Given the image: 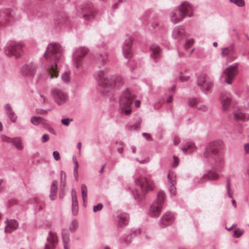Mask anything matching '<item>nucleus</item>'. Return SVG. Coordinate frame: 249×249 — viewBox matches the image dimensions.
I'll use <instances>...</instances> for the list:
<instances>
[{
  "label": "nucleus",
  "instance_id": "f257e3e1",
  "mask_svg": "<svg viewBox=\"0 0 249 249\" xmlns=\"http://www.w3.org/2000/svg\"><path fill=\"white\" fill-rule=\"evenodd\" d=\"M44 56L49 63L46 70L48 76L50 78L57 77L62 56V48L60 45L58 43L49 44Z\"/></svg>",
  "mask_w": 249,
  "mask_h": 249
},
{
  "label": "nucleus",
  "instance_id": "f03ea898",
  "mask_svg": "<svg viewBox=\"0 0 249 249\" xmlns=\"http://www.w3.org/2000/svg\"><path fill=\"white\" fill-rule=\"evenodd\" d=\"M107 70H99L94 73V76L102 88L101 92L105 96L110 95L114 89L120 86V79L114 76H107Z\"/></svg>",
  "mask_w": 249,
  "mask_h": 249
},
{
  "label": "nucleus",
  "instance_id": "7ed1b4c3",
  "mask_svg": "<svg viewBox=\"0 0 249 249\" xmlns=\"http://www.w3.org/2000/svg\"><path fill=\"white\" fill-rule=\"evenodd\" d=\"M220 148L218 142H211L206 146L203 152L205 158L211 159L210 163L214 169L221 166L224 162L223 156L219 152Z\"/></svg>",
  "mask_w": 249,
  "mask_h": 249
},
{
  "label": "nucleus",
  "instance_id": "20e7f679",
  "mask_svg": "<svg viewBox=\"0 0 249 249\" xmlns=\"http://www.w3.org/2000/svg\"><path fill=\"white\" fill-rule=\"evenodd\" d=\"M136 95L127 89L124 91L120 96L119 111L125 115H129L132 112L131 106L136 99Z\"/></svg>",
  "mask_w": 249,
  "mask_h": 249
},
{
  "label": "nucleus",
  "instance_id": "39448f33",
  "mask_svg": "<svg viewBox=\"0 0 249 249\" xmlns=\"http://www.w3.org/2000/svg\"><path fill=\"white\" fill-rule=\"evenodd\" d=\"M23 44L21 42L10 40L4 48V53L7 56L18 59L23 55Z\"/></svg>",
  "mask_w": 249,
  "mask_h": 249
},
{
  "label": "nucleus",
  "instance_id": "423d86ee",
  "mask_svg": "<svg viewBox=\"0 0 249 249\" xmlns=\"http://www.w3.org/2000/svg\"><path fill=\"white\" fill-rule=\"evenodd\" d=\"M165 198V193L160 191L158 193L157 199L151 205L149 214L152 217H158L161 211Z\"/></svg>",
  "mask_w": 249,
  "mask_h": 249
},
{
  "label": "nucleus",
  "instance_id": "0eeeda50",
  "mask_svg": "<svg viewBox=\"0 0 249 249\" xmlns=\"http://www.w3.org/2000/svg\"><path fill=\"white\" fill-rule=\"evenodd\" d=\"M136 185L141 187V190L143 194L147 191L152 190L155 188V184L151 179L150 176L145 177H139L135 179Z\"/></svg>",
  "mask_w": 249,
  "mask_h": 249
},
{
  "label": "nucleus",
  "instance_id": "6e6552de",
  "mask_svg": "<svg viewBox=\"0 0 249 249\" xmlns=\"http://www.w3.org/2000/svg\"><path fill=\"white\" fill-rule=\"evenodd\" d=\"M50 92L54 101L59 106L65 104L69 99L68 93L62 89L54 88L51 89Z\"/></svg>",
  "mask_w": 249,
  "mask_h": 249
},
{
  "label": "nucleus",
  "instance_id": "1a4fd4ad",
  "mask_svg": "<svg viewBox=\"0 0 249 249\" xmlns=\"http://www.w3.org/2000/svg\"><path fill=\"white\" fill-rule=\"evenodd\" d=\"M89 49L85 47H80L75 50L73 53V65L78 70H81L84 57L88 53Z\"/></svg>",
  "mask_w": 249,
  "mask_h": 249
},
{
  "label": "nucleus",
  "instance_id": "9d476101",
  "mask_svg": "<svg viewBox=\"0 0 249 249\" xmlns=\"http://www.w3.org/2000/svg\"><path fill=\"white\" fill-rule=\"evenodd\" d=\"M197 84L205 93H207L213 85V82L204 74L197 77Z\"/></svg>",
  "mask_w": 249,
  "mask_h": 249
},
{
  "label": "nucleus",
  "instance_id": "9b49d317",
  "mask_svg": "<svg viewBox=\"0 0 249 249\" xmlns=\"http://www.w3.org/2000/svg\"><path fill=\"white\" fill-rule=\"evenodd\" d=\"M194 7L189 2L184 1L178 7V14L182 18L186 17L191 18L194 16Z\"/></svg>",
  "mask_w": 249,
  "mask_h": 249
},
{
  "label": "nucleus",
  "instance_id": "f8f14e48",
  "mask_svg": "<svg viewBox=\"0 0 249 249\" xmlns=\"http://www.w3.org/2000/svg\"><path fill=\"white\" fill-rule=\"evenodd\" d=\"M37 66L33 62L24 64L20 70L22 75L24 77H32L36 71Z\"/></svg>",
  "mask_w": 249,
  "mask_h": 249
},
{
  "label": "nucleus",
  "instance_id": "ddd939ff",
  "mask_svg": "<svg viewBox=\"0 0 249 249\" xmlns=\"http://www.w3.org/2000/svg\"><path fill=\"white\" fill-rule=\"evenodd\" d=\"M133 39L130 36H128L125 39L123 46V53L126 58H129L132 55V44Z\"/></svg>",
  "mask_w": 249,
  "mask_h": 249
},
{
  "label": "nucleus",
  "instance_id": "4468645a",
  "mask_svg": "<svg viewBox=\"0 0 249 249\" xmlns=\"http://www.w3.org/2000/svg\"><path fill=\"white\" fill-rule=\"evenodd\" d=\"M238 63H235L231 65L223 71V74L226 75L228 79H225V81L228 84L231 83L230 79L232 78L237 73Z\"/></svg>",
  "mask_w": 249,
  "mask_h": 249
},
{
  "label": "nucleus",
  "instance_id": "2eb2a0df",
  "mask_svg": "<svg viewBox=\"0 0 249 249\" xmlns=\"http://www.w3.org/2000/svg\"><path fill=\"white\" fill-rule=\"evenodd\" d=\"M174 219L175 215L174 213L167 212L160 218L159 225L161 228L165 227L171 225L174 222Z\"/></svg>",
  "mask_w": 249,
  "mask_h": 249
},
{
  "label": "nucleus",
  "instance_id": "dca6fc26",
  "mask_svg": "<svg viewBox=\"0 0 249 249\" xmlns=\"http://www.w3.org/2000/svg\"><path fill=\"white\" fill-rule=\"evenodd\" d=\"M221 54L223 56H227V59L230 61L237 58V54L235 53L234 47L233 45L223 48L222 49Z\"/></svg>",
  "mask_w": 249,
  "mask_h": 249
},
{
  "label": "nucleus",
  "instance_id": "f3484780",
  "mask_svg": "<svg viewBox=\"0 0 249 249\" xmlns=\"http://www.w3.org/2000/svg\"><path fill=\"white\" fill-rule=\"evenodd\" d=\"M48 243L45 245L44 249H53L57 244L58 238L55 233L50 231L47 237Z\"/></svg>",
  "mask_w": 249,
  "mask_h": 249
},
{
  "label": "nucleus",
  "instance_id": "a211bd4d",
  "mask_svg": "<svg viewBox=\"0 0 249 249\" xmlns=\"http://www.w3.org/2000/svg\"><path fill=\"white\" fill-rule=\"evenodd\" d=\"M232 97L231 94L225 92L222 93L220 96V102L223 110H227L231 103Z\"/></svg>",
  "mask_w": 249,
  "mask_h": 249
},
{
  "label": "nucleus",
  "instance_id": "6ab92c4d",
  "mask_svg": "<svg viewBox=\"0 0 249 249\" xmlns=\"http://www.w3.org/2000/svg\"><path fill=\"white\" fill-rule=\"evenodd\" d=\"M185 36L186 32L183 27L178 26L174 28L172 32V37L176 41L182 39Z\"/></svg>",
  "mask_w": 249,
  "mask_h": 249
},
{
  "label": "nucleus",
  "instance_id": "aec40b11",
  "mask_svg": "<svg viewBox=\"0 0 249 249\" xmlns=\"http://www.w3.org/2000/svg\"><path fill=\"white\" fill-rule=\"evenodd\" d=\"M83 12V17L85 20H89L94 17L95 12L92 8V6L90 4H88L86 6H84L82 7Z\"/></svg>",
  "mask_w": 249,
  "mask_h": 249
},
{
  "label": "nucleus",
  "instance_id": "412c9836",
  "mask_svg": "<svg viewBox=\"0 0 249 249\" xmlns=\"http://www.w3.org/2000/svg\"><path fill=\"white\" fill-rule=\"evenodd\" d=\"M4 110L8 118L12 123H15L18 116L15 114L12 107L9 104H6L4 106Z\"/></svg>",
  "mask_w": 249,
  "mask_h": 249
},
{
  "label": "nucleus",
  "instance_id": "4be33fe9",
  "mask_svg": "<svg viewBox=\"0 0 249 249\" xmlns=\"http://www.w3.org/2000/svg\"><path fill=\"white\" fill-rule=\"evenodd\" d=\"M234 119L235 121H246L249 120V113H244L240 109L234 111Z\"/></svg>",
  "mask_w": 249,
  "mask_h": 249
},
{
  "label": "nucleus",
  "instance_id": "5701e85b",
  "mask_svg": "<svg viewBox=\"0 0 249 249\" xmlns=\"http://www.w3.org/2000/svg\"><path fill=\"white\" fill-rule=\"evenodd\" d=\"M72 199V212L73 215H76L78 211V203L76 191L72 189L71 191Z\"/></svg>",
  "mask_w": 249,
  "mask_h": 249
},
{
  "label": "nucleus",
  "instance_id": "b1692460",
  "mask_svg": "<svg viewBox=\"0 0 249 249\" xmlns=\"http://www.w3.org/2000/svg\"><path fill=\"white\" fill-rule=\"evenodd\" d=\"M150 50L152 52L151 58L155 61H157L161 55V50L160 47L156 44H152L150 46Z\"/></svg>",
  "mask_w": 249,
  "mask_h": 249
},
{
  "label": "nucleus",
  "instance_id": "393cba45",
  "mask_svg": "<svg viewBox=\"0 0 249 249\" xmlns=\"http://www.w3.org/2000/svg\"><path fill=\"white\" fill-rule=\"evenodd\" d=\"M118 223L120 227L126 225L128 223L129 216L126 213H122L117 216Z\"/></svg>",
  "mask_w": 249,
  "mask_h": 249
},
{
  "label": "nucleus",
  "instance_id": "a878e982",
  "mask_svg": "<svg viewBox=\"0 0 249 249\" xmlns=\"http://www.w3.org/2000/svg\"><path fill=\"white\" fill-rule=\"evenodd\" d=\"M18 223L15 220H10L5 228V232L10 233L12 230H16L18 227Z\"/></svg>",
  "mask_w": 249,
  "mask_h": 249
},
{
  "label": "nucleus",
  "instance_id": "bb28decb",
  "mask_svg": "<svg viewBox=\"0 0 249 249\" xmlns=\"http://www.w3.org/2000/svg\"><path fill=\"white\" fill-rule=\"evenodd\" d=\"M64 246L68 245L70 242V235L67 229H63L61 232Z\"/></svg>",
  "mask_w": 249,
  "mask_h": 249
},
{
  "label": "nucleus",
  "instance_id": "cd10ccee",
  "mask_svg": "<svg viewBox=\"0 0 249 249\" xmlns=\"http://www.w3.org/2000/svg\"><path fill=\"white\" fill-rule=\"evenodd\" d=\"M205 174L206 175V178L208 180H216L219 177L218 174L213 170H210L207 172V173Z\"/></svg>",
  "mask_w": 249,
  "mask_h": 249
},
{
  "label": "nucleus",
  "instance_id": "c85d7f7f",
  "mask_svg": "<svg viewBox=\"0 0 249 249\" xmlns=\"http://www.w3.org/2000/svg\"><path fill=\"white\" fill-rule=\"evenodd\" d=\"M12 142L14 144V145L18 150H21L23 149V146L22 145L20 138L17 137L12 139Z\"/></svg>",
  "mask_w": 249,
  "mask_h": 249
},
{
  "label": "nucleus",
  "instance_id": "c756f323",
  "mask_svg": "<svg viewBox=\"0 0 249 249\" xmlns=\"http://www.w3.org/2000/svg\"><path fill=\"white\" fill-rule=\"evenodd\" d=\"M78 222L76 219H73L71 220L69 225V230L71 232H74L78 228Z\"/></svg>",
  "mask_w": 249,
  "mask_h": 249
},
{
  "label": "nucleus",
  "instance_id": "7c9ffc66",
  "mask_svg": "<svg viewBox=\"0 0 249 249\" xmlns=\"http://www.w3.org/2000/svg\"><path fill=\"white\" fill-rule=\"evenodd\" d=\"M10 10H6L0 14V18H2L0 20V23H3L4 21L7 20L10 18Z\"/></svg>",
  "mask_w": 249,
  "mask_h": 249
},
{
  "label": "nucleus",
  "instance_id": "2f4dec72",
  "mask_svg": "<svg viewBox=\"0 0 249 249\" xmlns=\"http://www.w3.org/2000/svg\"><path fill=\"white\" fill-rule=\"evenodd\" d=\"M168 183L170 185L175 184L176 183V174L170 172L167 176Z\"/></svg>",
  "mask_w": 249,
  "mask_h": 249
},
{
  "label": "nucleus",
  "instance_id": "473e14b6",
  "mask_svg": "<svg viewBox=\"0 0 249 249\" xmlns=\"http://www.w3.org/2000/svg\"><path fill=\"white\" fill-rule=\"evenodd\" d=\"M194 147L195 146L194 143L192 142H187L183 145L182 147V150L184 152H187L190 149H191V151H193Z\"/></svg>",
  "mask_w": 249,
  "mask_h": 249
},
{
  "label": "nucleus",
  "instance_id": "72a5a7b5",
  "mask_svg": "<svg viewBox=\"0 0 249 249\" xmlns=\"http://www.w3.org/2000/svg\"><path fill=\"white\" fill-rule=\"evenodd\" d=\"M170 19L171 21L174 23V24H177L180 22V20L179 18L177 17V11H172L170 13Z\"/></svg>",
  "mask_w": 249,
  "mask_h": 249
},
{
  "label": "nucleus",
  "instance_id": "f704fd0d",
  "mask_svg": "<svg viewBox=\"0 0 249 249\" xmlns=\"http://www.w3.org/2000/svg\"><path fill=\"white\" fill-rule=\"evenodd\" d=\"M43 119L39 116H33L31 118V122L32 124L37 125L41 124Z\"/></svg>",
  "mask_w": 249,
  "mask_h": 249
},
{
  "label": "nucleus",
  "instance_id": "c9c22d12",
  "mask_svg": "<svg viewBox=\"0 0 249 249\" xmlns=\"http://www.w3.org/2000/svg\"><path fill=\"white\" fill-rule=\"evenodd\" d=\"M81 192L83 200L85 202L87 198L88 189L87 186L84 184L81 185Z\"/></svg>",
  "mask_w": 249,
  "mask_h": 249
},
{
  "label": "nucleus",
  "instance_id": "e433bc0d",
  "mask_svg": "<svg viewBox=\"0 0 249 249\" xmlns=\"http://www.w3.org/2000/svg\"><path fill=\"white\" fill-rule=\"evenodd\" d=\"M208 180L206 178V175L204 174L201 178H195L194 179V182L195 183L198 184H202Z\"/></svg>",
  "mask_w": 249,
  "mask_h": 249
},
{
  "label": "nucleus",
  "instance_id": "4c0bfd02",
  "mask_svg": "<svg viewBox=\"0 0 249 249\" xmlns=\"http://www.w3.org/2000/svg\"><path fill=\"white\" fill-rule=\"evenodd\" d=\"M198 103V100L196 98H190L188 99V104L191 107H195Z\"/></svg>",
  "mask_w": 249,
  "mask_h": 249
},
{
  "label": "nucleus",
  "instance_id": "58836bf2",
  "mask_svg": "<svg viewBox=\"0 0 249 249\" xmlns=\"http://www.w3.org/2000/svg\"><path fill=\"white\" fill-rule=\"evenodd\" d=\"M57 184L58 182L57 180H53L51 184L50 192H52L53 193H56L57 192Z\"/></svg>",
  "mask_w": 249,
  "mask_h": 249
},
{
  "label": "nucleus",
  "instance_id": "ea45409f",
  "mask_svg": "<svg viewBox=\"0 0 249 249\" xmlns=\"http://www.w3.org/2000/svg\"><path fill=\"white\" fill-rule=\"evenodd\" d=\"M70 74V71H66L62 74L61 76V78L64 82L67 83L69 81Z\"/></svg>",
  "mask_w": 249,
  "mask_h": 249
},
{
  "label": "nucleus",
  "instance_id": "a19ab883",
  "mask_svg": "<svg viewBox=\"0 0 249 249\" xmlns=\"http://www.w3.org/2000/svg\"><path fill=\"white\" fill-rule=\"evenodd\" d=\"M231 2H233L239 7H243L245 5L244 0H230Z\"/></svg>",
  "mask_w": 249,
  "mask_h": 249
},
{
  "label": "nucleus",
  "instance_id": "79ce46f5",
  "mask_svg": "<svg viewBox=\"0 0 249 249\" xmlns=\"http://www.w3.org/2000/svg\"><path fill=\"white\" fill-rule=\"evenodd\" d=\"M226 180H227V181L226 188H227V190L228 195L229 197L232 198V196L231 194L230 193V190H231V187H230V181H231V180H230V178H227Z\"/></svg>",
  "mask_w": 249,
  "mask_h": 249
},
{
  "label": "nucleus",
  "instance_id": "37998d69",
  "mask_svg": "<svg viewBox=\"0 0 249 249\" xmlns=\"http://www.w3.org/2000/svg\"><path fill=\"white\" fill-rule=\"evenodd\" d=\"M141 121L138 120L135 122V123L132 126L131 130H138L141 128Z\"/></svg>",
  "mask_w": 249,
  "mask_h": 249
},
{
  "label": "nucleus",
  "instance_id": "c03bdc74",
  "mask_svg": "<svg viewBox=\"0 0 249 249\" xmlns=\"http://www.w3.org/2000/svg\"><path fill=\"white\" fill-rule=\"evenodd\" d=\"M244 232V231L243 230L237 229L234 231L233 234L236 237L238 238L243 234Z\"/></svg>",
  "mask_w": 249,
  "mask_h": 249
},
{
  "label": "nucleus",
  "instance_id": "a18cd8bd",
  "mask_svg": "<svg viewBox=\"0 0 249 249\" xmlns=\"http://www.w3.org/2000/svg\"><path fill=\"white\" fill-rule=\"evenodd\" d=\"M66 175L63 171L60 172V182L61 184L64 185L66 182Z\"/></svg>",
  "mask_w": 249,
  "mask_h": 249
},
{
  "label": "nucleus",
  "instance_id": "49530a36",
  "mask_svg": "<svg viewBox=\"0 0 249 249\" xmlns=\"http://www.w3.org/2000/svg\"><path fill=\"white\" fill-rule=\"evenodd\" d=\"M189 76L188 75H184V73L181 72L180 73L179 79L182 82H185L189 80Z\"/></svg>",
  "mask_w": 249,
  "mask_h": 249
},
{
  "label": "nucleus",
  "instance_id": "de8ad7c7",
  "mask_svg": "<svg viewBox=\"0 0 249 249\" xmlns=\"http://www.w3.org/2000/svg\"><path fill=\"white\" fill-rule=\"evenodd\" d=\"M169 190L172 196H175L176 195V188L175 184L170 185Z\"/></svg>",
  "mask_w": 249,
  "mask_h": 249
},
{
  "label": "nucleus",
  "instance_id": "09e8293b",
  "mask_svg": "<svg viewBox=\"0 0 249 249\" xmlns=\"http://www.w3.org/2000/svg\"><path fill=\"white\" fill-rule=\"evenodd\" d=\"M72 119L69 118H64L61 120V122L65 126H67L70 124V122L72 121Z\"/></svg>",
  "mask_w": 249,
  "mask_h": 249
},
{
  "label": "nucleus",
  "instance_id": "8fccbe9b",
  "mask_svg": "<svg viewBox=\"0 0 249 249\" xmlns=\"http://www.w3.org/2000/svg\"><path fill=\"white\" fill-rule=\"evenodd\" d=\"M103 208V205L102 203H98L97 205L93 206V211L94 212H96L100 211Z\"/></svg>",
  "mask_w": 249,
  "mask_h": 249
},
{
  "label": "nucleus",
  "instance_id": "3c124183",
  "mask_svg": "<svg viewBox=\"0 0 249 249\" xmlns=\"http://www.w3.org/2000/svg\"><path fill=\"white\" fill-rule=\"evenodd\" d=\"M173 160L174 162L172 166L174 168H176L178 166L179 164V160L176 156L174 155L173 156Z\"/></svg>",
  "mask_w": 249,
  "mask_h": 249
},
{
  "label": "nucleus",
  "instance_id": "603ef678",
  "mask_svg": "<svg viewBox=\"0 0 249 249\" xmlns=\"http://www.w3.org/2000/svg\"><path fill=\"white\" fill-rule=\"evenodd\" d=\"M1 141L3 142H12V139L5 136V135H2L1 136Z\"/></svg>",
  "mask_w": 249,
  "mask_h": 249
},
{
  "label": "nucleus",
  "instance_id": "864d4df0",
  "mask_svg": "<svg viewBox=\"0 0 249 249\" xmlns=\"http://www.w3.org/2000/svg\"><path fill=\"white\" fill-rule=\"evenodd\" d=\"M53 155L54 159L55 160H58L60 159V155L57 151H54L53 152Z\"/></svg>",
  "mask_w": 249,
  "mask_h": 249
},
{
  "label": "nucleus",
  "instance_id": "5fc2aeb1",
  "mask_svg": "<svg viewBox=\"0 0 249 249\" xmlns=\"http://www.w3.org/2000/svg\"><path fill=\"white\" fill-rule=\"evenodd\" d=\"M142 135L144 136L148 141H151L153 140L151 135L149 133L143 132L142 133Z\"/></svg>",
  "mask_w": 249,
  "mask_h": 249
},
{
  "label": "nucleus",
  "instance_id": "6e6d98bb",
  "mask_svg": "<svg viewBox=\"0 0 249 249\" xmlns=\"http://www.w3.org/2000/svg\"><path fill=\"white\" fill-rule=\"evenodd\" d=\"M50 139V137L48 134H44L42 137V142L43 143H45L48 142Z\"/></svg>",
  "mask_w": 249,
  "mask_h": 249
},
{
  "label": "nucleus",
  "instance_id": "4d7b16f0",
  "mask_svg": "<svg viewBox=\"0 0 249 249\" xmlns=\"http://www.w3.org/2000/svg\"><path fill=\"white\" fill-rule=\"evenodd\" d=\"M245 154H249V143H245L244 145Z\"/></svg>",
  "mask_w": 249,
  "mask_h": 249
},
{
  "label": "nucleus",
  "instance_id": "13d9d810",
  "mask_svg": "<svg viewBox=\"0 0 249 249\" xmlns=\"http://www.w3.org/2000/svg\"><path fill=\"white\" fill-rule=\"evenodd\" d=\"M56 193H53L52 192H50V198L52 200H55L56 196Z\"/></svg>",
  "mask_w": 249,
  "mask_h": 249
},
{
  "label": "nucleus",
  "instance_id": "bf43d9fd",
  "mask_svg": "<svg viewBox=\"0 0 249 249\" xmlns=\"http://www.w3.org/2000/svg\"><path fill=\"white\" fill-rule=\"evenodd\" d=\"M198 109L201 110L203 111H205L207 109V107L206 106L202 105L198 107Z\"/></svg>",
  "mask_w": 249,
  "mask_h": 249
},
{
  "label": "nucleus",
  "instance_id": "052dcab7",
  "mask_svg": "<svg viewBox=\"0 0 249 249\" xmlns=\"http://www.w3.org/2000/svg\"><path fill=\"white\" fill-rule=\"evenodd\" d=\"M73 161H74V166L73 170H78V162L76 160H73Z\"/></svg>",
  "mask_w": 249,
  "mask_h": 249
},
{
  "label": "nucleus",
  "instance_id": "680f3d73",
  "mask_svg": "<svg viewBox=\"0 0 249 249\" xmlns=\"http://www.w3.org/2000/svg\"><path fill=\"white\" fill-rule=\"evenodd\" d=\"M179 143V140L178 138L177 137H175L174 138V145H178Z\"/></svg>",
  "mask_w": 249,
  "mask_h": 249
},
{
  "label": "nucleus",
  "instance_id": "e2e57ef3",
  "mask_svg": "<svg viewBox=\"0 0 249 249\" xmlns=\"http://www.w3.org/2000/svg\"><path fill=\"white\" fill-rule=\"evenodd\" d=\"M51 109H46V110L41 109L40 110H39L38 111V112L40 113H42V114H46V113H47L48 111H51Z\"/></svg>",
  "mask_w": 249,
  "mask_h": 249
},
{
  "label": "nucleus",
  "instance_id": "0e129e2a",
  "mask_svg": "<svg viewBox=\"0 0 249 249\" xmlns=\"http://www.w3.org/2000/svg\"><path fill=\"white\" fill-rule=\"evenodd\" d=\"M132 194L136 199L139 198L140 195L137 192H136L135 193L134 192H133Z\"/></svg>",
  "mask_w": 249,
  "mask_h": 249
},
{
  "label": "nucleus",
  "instance_id": "69168bd1",
  "mask_svg": "<svg viewBox=\"0 0 249 249\" xmlns=\"http://www.w3.org/2000/svg\"><path fill=\"white\" fill-rule=\"evenodd\" d=\"M140 105H141V102L139 100H137L135 101V106L136 107H140Z\"/></svg>",
  "mask_w": 249,
  "mask_h": 249
},
{
  "label": "nucleus",
  "instance_id": "338daca9",
  "mask_svg": "<svg viewBox=\"0 0 249 249\" xmlns=\"http://www.w3.org/2000/svg\"><path fill=\"white\" fill-rule=\"evenodd\" d=\"M77 147L79 149V153L80 154L81 153V143L80 142H78L77 144Z\"/></svg>",
  "mask_w": 249,
  "mask_h": 249
},
{
  "label": "nucleus",
  "instance_id": "774afa93",
  "mask_svg": "<svg viewBox=\"0 0 249 249\" xmlns=\"http://www.w3.org/2000/svg\"><path fill=\"white\" fill-rule=\"evenodd\" d=\"M173 96L172 95H170L167 99L166 102L167 103H171L173 101Z\"/></svg>",
  "mask_w": 249,
  "mask_h": 249
}]
</instances>
